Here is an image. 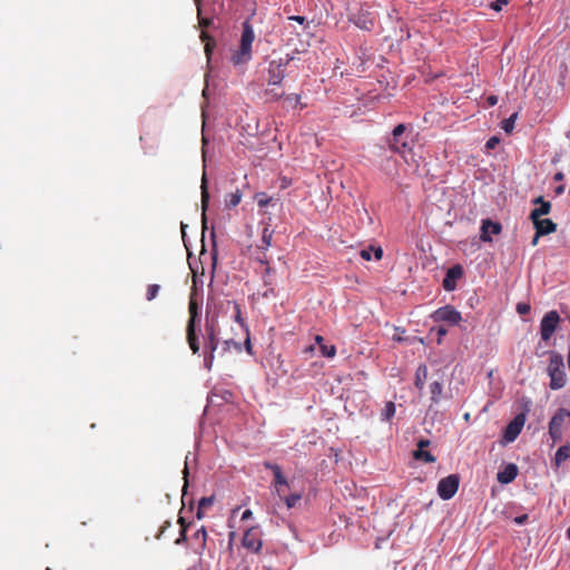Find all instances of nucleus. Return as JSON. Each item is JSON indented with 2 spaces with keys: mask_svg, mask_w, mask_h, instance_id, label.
<instances>
[{
  "mask_svg": "<svg viewBox=\"0 0 570 570\" xmlns=\"http://www.w3.org/2000/svg\"><path fill=\"white\" fill-rule=\"evenodd\" d=\"M255 40V32L249 23L248 20H246L243 23L242 29V36L239 40L238 49H236L230 57V61L234 66H243L248 63L252 60L253 57V42Z\"/></svg>",
  "mask_w": 570,
  "mask_h": 570,
  "instance_id": "nucleus-1",
  "label": "nucleus"
},
{
  "mask_svg": "<svg viewBox=\"0 0 570 570\" xmlns=\"http://www.w3.org/2000/svg\"><path fill=\"white\" fill-rule=\"evenodd\" d=\"M189 320L186 326V340L193 354H198L200 350L199 337L197 335V324L200 321L199 304L196 299V289L193 288L188 303Z\"/></svg>",
  "mask_w": 570,
  "mask_h": 570,
  "instance_id": "nucleus-2",
  "label": "nucleus"
},
{
  "mask_svg": "<svg viewBox=\"0 0 570 570\" xmlns=\"http://www.w3.org/2000/svg\"><path fill=\"white\" fill-rule=\"evenodd\" d=\"M218 323L215 317H206L205 323V356L204 365L209 371L213 367L215 353L218 351Z\"/></svg>",
  "mask_w": 570,
  "mask_h": 570,
  "instance_id": "nucleus-3",
  "label": "nucleus"
},
{
  "mask_svg": "<svg viewBox=\"0 0 570 570\" xmlns=\"http://www.w3.org/2000/svg\"><path fill=\"white\" fill-rule=\"evenodd\" d=\"M547 373L550 377L549 386L551 390H560L567 383V375L564 371V362L561 354L558 352L549 353V364Z\"/></svg>",
  "mask_w": 570,
  "mask_h": 570,
  "instance_id": "nucleus-4",
  "label": "nucleus"
},
{
  "mask_svg": "<svg viewBox=\"0 0 570 570\" xmlns=\"http://www.w3.org/2000/svg\"><path fill=\"white\" fill-rule=\"evenodd\" d=\"M406 126L399 124L394 127L391 137L387 138L389 149L396 154H404L410 149L407 137L404 136Z\"/></svg>",
  "mask_w": 570,
  "mask_h": 570,
  "instance_id": "nucleus-5",
  "label": "nucleus"
},
{
  "mask_svg": "<svg viewBox=\"0 0 570 570\" xmlns=\"http://www.w3.org/2000/svg\"><path fill=\"white\" fill-rule=\"evenodd\" d=\"M570 420V411L567 409H559L549 422V435L553 443L561 441L562 428L566 421Z\"/></svg>",
  "mask_w": 570,
  "mask_h": 570,
  "instance_id": "nucleus-6",
  "label": "nucleus"
},
{
  "mask_svg": "<svg viewBox=\"0 0 570 570\" xmlns=\"http://www.w3.org/2000/svg\"><path fill=\"white\" fill-rule=\"evenodd\" d=\"M460 478L458 474H450L438 483V494L442 500L452 499L458 492Z\"/></svg>",
  "mask_w": 570,
  "mask_h": 570,
  "instance_id": "nucleus-7",
  "label": "nucleus"
},
{
  "mask_svg": "<svg viewBox=\"0 0 570 570\" xmlns=\"http://www.w3.org/2000/svg\"><path fill=\"white\" fill-rule=\"evenodd\" d=\"M431 318L434 322H444L450 325H456L461 322L462 316L461 313L456 311L453 306L445 305L434 311L431 315Z\"/></svg>",
  "mask_w": 570,
  "mask_h": 570,
  "instance_id": "nucleus-8",
  "label": "nucleus"
},
{
  "mask_svg": "<svg viewBox=\"0 0 570 570\" xmlns=\"http://www.w3.org/2000/svg\"><path fill=\"white\" fill-rule=\"evenodd\" d=\"M559 322L560 316L556 311H550L543 316L540 324V335L543 341H549L551 338Z\"/></svg>",
  "mask_w": 570,
  "mask_h": 570,
  "instance_id": "nucleus-9",
  "label": "nucleus"
},
{
  "mask_svg": "<svg viewBox=\"0 0 570 570\" xmlns=\"http://www.w3.org/2000/svg\"><path fill=\"white\" fill-rule=\"evenodd\" d=\"M243 547L248 551L258 553L263 546L262 531L258 527H252L245 531L242 540Z\"/></svg>",
  "mask_w": 570,
  "mask_h": 570,
  "instance_id": "nucleus-10",
  "label": "nucleus"
},
{
  "mask_svg": "<svg viewBox=\"0 0 570 570\" xmlns=\"http://www.w3.org/2000/svg\"><path fill=\"white\" fill-rule=\"evenodd\" d=\"M292 60L288 56L285 59H279L278 61L273 60L269 62L268 66V85H279L284 77H285V69L284 67L288 65V62Z\"/></svg>",
  "mask_w": 570,
  "mask_h": 570,
  "instance_id": "nucleus-11",
  "label": "nucleus"
},
{
  "mask_svg": "<svg viewBox=\"0 0 570 570\" xmlns=\"http://www.w3.org/2000/svg\"><path fill=\"white\" fill-rule=\"evenodd\" d=\"M525 417L523 414L517 415L504 429L503 439L507 443L513 442L522 431Z\"/></svg>",
  "mask_w": 570,
  "mask_h": 570,
  "instance_id": "nucleus-12",
  "label": "nucleus"
},
{
  "mask_svg": "<svg viewBox=\"0 0 570 570\" xmlns=\"http://www.w3.org/2000/svg\"><path fill=\"white\" fill-rule=\"evenodd\" d=\"M264 466L271 470L274 475V487L278 497L283 498V487H288L287 479L284 476L282 469L278 464L272 462H264Z\"/></svg>",
  "mask_w": 570,
  "mask_h": 570,
  "instance_id": "nucleus-13",
  "label": "nucleus"
},
{
  "mask_svg": "<svg viewBox=\"0 0 570 570\" xmlns=\"http://www.w3.org/2000/svg\"><path fill=\"white\" fill-rule=\"evenodd\" d=\"M532 223L535 228V236L532 242L533 245L537 244L540 236L548 235L557 230V224L549 218H538L537 220H532Z\"/></svg>",
  "mask_w": 570,
  "mask_h": 570,
  "instance_id": "nucleus-14",
  "label": "nucleus"
},
{
  "mask_svg": "<svg viewBox=\"0 0 570 570\" xmlns=\"http://www.w3.org/2000/svg\"><path fill=\"white\" fill-rule=\"evenodd\" d=\"M463 276V268L461 265H454L446 271L445 277L443 278V288L448 292L454 291L456 287V281Z\"/></svg>",
  "mask_w": 570,
  "mask_h": 570,
  "instance_id": "nucleus-15",
  "label": "nucleus"
},
{
  "mask_svg": "<svg viewBox=\"0 0 570 570\" xmlns=\"http://www.w3.org/2000/svg\"><path fill=\"white\" fill-rule=\"evenodd\" d=\"M501 225L499 223L492 222L491 219L482 220L481 225V240L491 242V235H498L501 233Z\"/></svg>",
  "mask_w": 570,
  "mask_h": 570,
  "instance_id": "nucleus-16",
  "label": "nucleus"
},
{
  "mask_svg": "<svg viewBox=\"0 0 570 570\" xmlns=\"http://www.w3.org/2000/svg\"><path fill=\"white\" fill-rule=\"evenodd\" d=\"M518 471V466L514 463H509L503 470L498 472L497 480L501 484H509L517 478Z\"/></svg>",
  "mask_w": 570,
  "mask_h": 570,
  "instance_id": "nucleus-17",
  "label": "nucleus"
},
{
  "mask_svg": "<svg viewBox=\"0 0 570 570\" xmlns=\"http://www.w3.org/2000/svg\"><path fill=\"white\" fill-rule=\"evenodd\" d=\"M534 204L539 205V207L534 208L530 213V219L537 220L538 218H541L543 215H548L551 210V203L543 199L542 196H539L534 198Z\"/></svg>",
  "mask_w": 570,
  "mask_h": 570,
  "instance_id": "nucleus-18",
  "label": "nucleus"
},
{
  "mask_svg": "<svg viewBox=\"0 0 570 570\" xmlns=\"http://www.w3.org/2000/svg\"><path fill=\"white\" fill-rule=\"evenodd\" d=\"M315 342L320 347L321 354L325 357H334L336 354V347L333 344H326L323 336L316 335Z\"/></svg>",
  "mask_w": 570,
  "mask_h": 570,
  "instance_id": "nucleus-19",
  "label": "nucleus"
},
{
  "mask_svg": "<svg viewBox=\"0 0 570 570\" xmlns=\"http://www.w3.org/2000/svg\"><path fill=\"white\" fill-rule=\"evenodd\" d=\"M232 351H236L239 353L242 351L240 343L234 341L233 338L225 340L222 343V347L220 351H218V355L224 356L225 354L230 353Z\"/></svg>",
  "mask_w": 570,
  "mask_h": 570,
  "instance_id": "nucleus-20",
  "label": "nucleus"
},
{
  "mask_svg": "<svg viewBox=\"0 0 570 570\" xmlns=\"http://www.w3.org/2000/svg\"><path fill=\"white\" fill-rule=\"evenodd\" d=\"M372 253L374 254V257L376 261H380L383 256V249L381 247H368V248H364L360 252V256L364 259V261H371L372 258Z\"/></svg>",
  "mask_w": 570,
  "mask_h": 570,
  "instance_id": "nucleus-21",
  "label": "nucleus"
},
{
  "mask_svg": "<svg viewBox=\"0 0 570 570\" xmlns=\"http://www.w3.org/2000/svg\"><path fill=\"white\" fill-rule=\"evenodd\" d=\"M428 377V367L424 364H421L415 373V386L422 391L425 384V380Z\"/></svg>",
  "mask_w": 570,
  "mask_h": 570,
  "instance_id": "nucleus-22",
  "label": "nucleus"
},
{
  "mask_svg": "<svg viewBox=\"0 0 570 570\" xmlns=\"http://www.w3.org/2000/svg\"><path fill=\"white\" fill-rule=\"evenodd\" d=\"M570 459V442L561 445L554 455V462L559 466L562 462Z\"/></svg>",
  "mask_w": 570,
  "mask_h": 570,
  "instance_id": "nucleus-23",
  "label": "nucleus"
},
{
  "mask_svg": "<svg viewBox=\"0 0 570 570\" xmlns=\"http://www.w3.org/2000/svg\"><path fill=\"white\" fill-rule=\"evenodd\" d=\"M443 385L439 381H434L430 384L431 400L433 403H438L441 399Z\"/></svg>",
  "mask_w": 570,
  "mask_h": 570,
  "instance_id": "nucleus-24",
  "label": "nucleus"
},
{
  "mask_svg": "<svg viewBox=\"0 0 570 570\" xmlns=\"http://www.w3.org/2000/svg\"><path fill=\"white\" fill-rule=\"evenodd\" d=\"M242 200V193L239 189H237L234 193H230L226 195L225 197V205L228 208L236 207Z\"/></svg>",
  "mask_w": 570,
  "mask_h": 570,
  "instance_id": "nucleus-25",
  "label": "nucleus"
},
{
  "mask_svg": "<svg viewBox=\"0 0 570 570\" xmlns=\"http://www.w3.org/2000/svg\"><path fill=\"white\" fill-rule=\"evenodd\" d=\"M200 38H202L203 42H205V53H206L207 58L209 59V57L213 52V49L216 46V42H215L214 38H212L208 33H206L204 31L202 32Z\"/></svg>",
  "mask_w": 570,
  "mask_h": 570,
  "instance_id": "nucleus-26",
  "label": "nucleus"
},
{
  "mask_svg": "<svg viewBox=\"0 0 570 570\" xmlns=\"http://www.w3.org/2000/svg\"><path fill=\"white\" fill-rule=\"evenodd\" d=\"M395 415V404L392 401L385 403L381 413L382 421H390Z\"/></svg>",
  "mask_w": 570,
  "mask_h": 570,
  "instance_id": "nucleus-27",
  "label": "nucleus"
},
{
  "mask_svg": "<svg viewBox=\"0 0 570 570\" xmlns=\"http://www.w3.org/2000/svg\"><path fill=\"white\" fill-rule=\"evenodd\" d=\"M413 458L415 460H422L426 463H433L435 462V456L429 452V451H424V450H416L413 452Z\"/></svg>",
  "mask_w": 570,
  "mask_h": 570,
  "instance_id": "nucleus-28",
  "label": "nucleus"
},
{
  "mask_svg": "<svg viewBox=\"0 0 570 570\" xmlns=\"http://www.w3.org/2000/svg\"><path fill=\"white\" fill-rule=\"evenodd\" d=\"M208 202H209V194H208V189H207V185H206V178L203 177V181H202L203 219H205V212H206V208L208 206Z\"/></svg>",
  "mask_w": 570,
  "mask_h": 570,
  "instance_id": "nucleus-29",
  "label": "nucleus"
},
{
  "mask_svg": "<svg viewBox=\"0 0 570 570\" xmlns=\"http://www.w3.org/2000/svg\"><path fill=\"white\" fill-rule=\"evenodd\" d=\"M213 503H214L213 497L202 498L198 503L197 518L200 519L203 515V510L209 508Z\"/></svg>",
  "mask_w": 570,
  "mask_h": 570,
  "instance_id": "nucleus-30",
  "label": "nucleus"
},
{
  "mask_svg": "<svg viewBox=\"0 0 570 570\" xmlns=\"http://www.w3.org/2000/svg\"><path fill=\"white\" fill-rule=\"evenodd\" d=\"M255 200L258 205V207L263 208L267 205L272 204L273 197L268 196L266 193H257L255 195Z\"/></svg>",
  "mask_w": 570,
  "mask_h": 570,
  "instance_id": "nucleus-31",
  "label": "nucleus"
},
{
  "mask_svg": "<svg viewBox=\"0 0 570 570\" xmlns=\"http://www.w3.org/2000/svg\"><path fill=\"white\" fill-rule=\"evenodd\" d=\"M517 117H518V114L514 112L509 118H507L502 121L501 127L505 132H508V134L512 132Z\"/></svg>",
  "mask_w": 570,
  "mask_h": 570,
  "instance_id": "nucleus-32",
  "label": "nucleus"
},
{
  "mask_svg": "<svg viewBox=\"0 0 570 570\" xmlns=\"http://www.w3.org/2000/svg\"><path fill=\"white\" fill-rule=\"evenodd\" d=\"M284 502L288 509L296 507V504L302 500V493H293L288 497H284Z\"/></svg>",
  "mask_w": 570,
  "mask_h": 570,
  "instance_id": "nucleus-33",
  "label": "nucleus"
},
{
  "mask_svg": "<svg viewBox=\"0 0 570 570\" xmlns=\"http://www.w3.org/2000/svg\"><path fill=\"white\" fill-rule=\"evenodd\" d=\"M273 230L269 229L268 227H265L263 229V234H262V244L264 248H267L268 246H271L272 244V238H273Z\"/></svg>",
  "mask_w": 570,
  "mask_h": 570,
  "instance_id": "nucleus-34",
  "label": "nucleus"
},
{
  "mask_svg": "<svg viewBox=\"0 0 570 570\" xmlns=\"http://www.w3.org/2000/svg\"><path fill=\"white\" fill-rule=\"evenodd\" d=\"M206 538H207V533H206V529L205 527H200L195 533H194V539L195 540H198L199 541V546L202 548H204L206 546Z\"/></svg>",
  "mask_w": 570,
  "mask_h": 570,
  "instance_id": "nucleus-35",
  "label": "nucleus"
},
{
  "mask_svg": "<svg viewBox=\"0 0 570 570\" xmlns=\"http://www.w3.org/2000/svg\"><path fill=\"white\" fill-rule=\"evenodd\" d=\"M233 307H234V318L235 321L242 326V327H245V321L244 318L242 317V309H240V306L238 303L236 302H233Z\"/></svg>",
  "mask_w": 570,
  "mask_h": 570,
  "instance_id": "nucleus-36",
  "label": "nucleus"
},
{
  "mask_svg": "<svg viewBox=\"0 0 570 570\" xmlns=\"http://www.w3.org/2000/svg\"><path fill=\"white\" fill-rule=\"evenodd\" d=\"M159 289H160V286L157 284L149 285L147 287V294H146L147 299L153 301L157 296Z\"/></svg>",
  "mask_w": 570,
  "mask_h": 570,
  "instance_id": "nucleus-37",
  "label": "nucleus"
},
{
  "mask_svg": "<svg viewBox=\"0 0 570 570\" xmlns=\"http://www.w3.org/2000/svg\"><path fill=\"white\" fill-rule=\"evenodd\" d=\"M179 522L181 524L180 535L178 539H176L175 543L180 544L186 541V525L184 523V519L179 518Z\"/></svg>",
  "mask_w": 570,
  "mask_h": 570,
  "instance_id": "nucleus-38",
  "label": "nucleus"
},
{
  "mask_svg": "<svg viewBox=\"0 0 570 570\" xmlns=\"http://www.w3.org/2000/svg\"><path fill=\"white\" fill-rule=\"evenodd\" d=\"M505 4H508V0H495L490 4V8L495 11H500Z\"/></svg>",
  "mask_w": 570,
  "mask_h": 570,
  "instance_id": "nucleus-39",
  "label": "nucleus"
},
{
  "mask_svg": "<svg viewBox=\"0 0 570 570\" xmlns=\"http://www.w3.org/2000/svg\"><path fill=\"white\" fill-rule=\"evenodd\" d=\"M517 312L520 314V315H525L530 312V305L529 304H525V303H519L517 305Z\"/></svg>",
  "mask_w": 570,
  "mask_h": 570,
  "instance_id": "nucleus-40",
  "label": "nucleus"
},
{
  "mask_svg": "<svg viewBox=\"0 0 570 570\" xmlns=\"http://www.w3.org/2000/svg\"><path fill=\"white\" fill-rule=\"evenodd\" d=\"M301 100L299 95H289L285 98V101L288 102L291 106H296Z\"/></svg>",
  "mask_w": 570,
  "mask_h": 570,
  "instance_id": "nucleus-41",
  "label": "nucleus"
},
{
  "mask_svg": "<svg viewBox=\"0 0 570 570\" xmlns=\"http://www.w3.org/2000/svg\"><path fill=\"white\" fill-rule=\"evenodd\" d=\"M434 331V328H432ZM436 334H438V343L440 344L442 341V337L448 334V330L444 326H438L435 327Z\"/></svg>",
  "mask_w": 570,
  "mask_h": 570,
  "instance_id": "nucleus-42",
  "label": "nucleus"
},
{
  "mask_svg": "<svg viewBox=\"0 0 570 570\" xmlns=\"http://www.w3.org/2000/svg\"><path fill=\"white\" fill-rule=\"evenodd\" d=\"M499 142L500 139L497 136H493L487 141L485 147L487 149H493Z\"/></svg>",
  "mask_w": 570,
  "mask_h": 570,
  "instance_id": "nucleus-43",
  "label": "nucleus"
},
{
  "mask_svg": "<svg viewBox=\"0 0 570 570\" xmlns=\"http://www.w3.org/2000/svg\"><path fill=\"white\" fill-rule=\"evenodd\" d=\"M529 517L528 514H521L513 519L514 523L518 525H522L528 521Z\"/></svg>",
  "mask_w": 570,
  "mask_h": 570,
  "instance_id": "nucleus-44",
  "label": "nucleus"
},
{
  "mask_svg": "<svg viewBox=\"0 0 570 570\" xmlns=\"http://www.w3.org/2000/svg\"><path fill=\"white\" fill-rule=\"evenodd\" d=\"M356 24L358 27H361L362 29L370 30L373 27V21L372 20H370V21H362V22L357 21Z\"/></svg>",
  "mask_w": 570,
  "mask_h": 570,
  "instance_id": "nucleus-45",
  "label": "nucleus"
},
{
  "mask_svg": "<svg viewBox=\"0 0 570 570\" xmlns=\"http://www.w3.org/2000/svg\"><path fill=\"white\" fill-rule=\"evenodd\" d=\"M266 94L269 95L275 100H277L281 97H283V92H276L274 89H267Z\"/></svg>",
  "mask_w": 570,
  "mask_h": 570,
  "instance_id": "nucleus-46",
  "label": "nucleus"
},
{
  "mask_svg": "<svg viewBox=\"0 0 570 570\" xmlns=\"http://www.w3.org/2000/svg\"><path fill=\"white\" fill-rule=\"evenodd\" d=\"M498 97L494 95H491L487 98V102L489 106H495L498 104Z\"/></svg>",
  "mask_w": 570,
  "mask_h": 570,
  "instance_id": "nucleus-47",
  "label": "nucleus"
},
{
  "mask_svg": "<svg viewBox=\"0 0 570 570\" xmlns=\"http://www.w3.org/2000/svg\"><path fill=\"white\" fill-rule=\"evenodd\" d=\"M288 20L296 21V22L303 24L305 22V17H302V16H291V17H288Z\"/></svg>",
  "mask_w": 570,
  "mask_h": 570,
  "instance_id": "nucleus-48",
  "label": "nucleus"
},
{
  "mask_svg": "<svg viewBox=\"0 0 570 570\" xmlns=\"http://www.w3.org/2000/svg\"><path fill=\"white\" fill-rule=\"evenodd\" d=\"M430 441L429 440H420L417 443L419 449L417 450H424V448L429 446Z\"/></svg>",
  "mask_w": 570,
  "mask_h": 570,
  "instance_id": "nucleus-49",
  "label": "nucleus"
},
{
  "mask_svg": "<svg viewBox=\"0 0 570 570\" xmlns=\"http://www.w3.org/2000/svg\"><path fill=\"white\" fill-rule=\"evenodd\" d=\"M253 517V512L252 510H245L242 514V520L245 521V520H248Z\"/></svg>",
  "mask_w": 570,
  "mask_h": 570,
  "instance_id": "nucleus-50",
  "label": "nucleus"
},
{
  "mask_svg": "<svg viewBox=\"0 0 570 570\" xmlns=\"http://www.w3.org/2000/svg\"><path fill=\"white\" fill-rule=\"evenodd\" d=\"M199 23H200L202 27L206 28V27L209 26L210 21L208 19H203V20H200Z\"/></svg>",
  "mask_w": 570,
  "mask_h": 570,
  "instance_id": "nucleus-51",
  "label": "nucleus"
},
{
  "mask_svg": "<svg viewBox=\"0 0 570 570\" xmlns=\"http://www.w3.org/2000/svg\"><path fill=\"white\" fill-rule=\"evenodd\" d=\"M563 179V174L562 173H557L554 175V180H562Z\"/></svg>",
  "mask_w": 570,
  "mask_h": 570,
  "instance_id": "nucleus-52",
  "label": "nucleus"
},
{
  "mask_svg": "<svg viewBox=\"0 0 570 570\" xmlns=\"http://www.w3.org/2000/svg\"><path fill=\"white\" fill-rule=\"evenodd\" d=\"M246 348H247V351H248V352H249V351H250V348H252L250 340H249V337H248V336H247V338H246Z\"/></svg>",
  "mask_w": 570,
  "mask_h": 570,
  "instance_id": "nucleus-53",
  "label": "nucleus"
},
{
  "mask_svg": "<svg viewBox=\"0 0 570 570\" xmlns=\"http://www.w3.org/2000/svg\"><path fill=\"white\" fill-rule=\"evenodd\" d=\"M289 185V181H287L285 178L283 179L282 187L285 188Z\"/></svg>",
  "mask_w": 570,
  "mask_h": 570,
  "instance_id": "nucleus-54",
  "label": "nucleus"
},
{
  "mask_svg": "<svg viewBox=\"0 0 570 570\" xmlns=\"http://www.w3.org/2000/svg\"><path fill=\"white\" fill-rule=\"evenodd\" d=\"M563 190H564V189H563V187H562V186H560V187H558V188L556 189V193H557V194H561V193H563Z\"/></svg>",
  "mask_w": 570,
  "mask_h": 570,
  "instance_id": "nucleus-55",
  "label": "nucleus"
},
{
  "mask_svg": "<svg viewBox=\"0 0 570 570\" xmlns=\"http://www.w3.org/2000/svg\"><path fill=\"white\" fill-rule=\"evenodd\" d=\"M265 273H266V274H269V273H271V267H269V266H266V268H265Z\"/></svg>",
  "mask_w": 570,
  "mask_h": 570,
  "instance_id": "nucleus-56",
  "label": "nucleus"
},
{
  "mask_svg": "<svg viewBox=\"0 0 570 570\" xmlns=\"http://www.w3.org/2000/svg\"><path fill=\"white\" fill-rule=\"evenodd\" d=\"M567 535H568V538L570 539V527H569V528H568V530H567Z\"/></svg>",
  "mask_w": 570,
  "mask_h": 570,
  "instance_id": "nucleus-57",
  "label": "nucleus"
},
{
  "mask_svg": "<svg viewBox=\"0 0 570 570\" xmlns=\"http://www.w3.org/2000/svg\"><path fill=\"white\" fill-rule=\"evenodd\" d=\"M196 2H198L199 0H195Z\"/></svg>",
  "mask_w": 570,
  "mask_h": 570,
  "instance_id": "nucleus-58",
  "label": "nucleus"
}]
</instances>
